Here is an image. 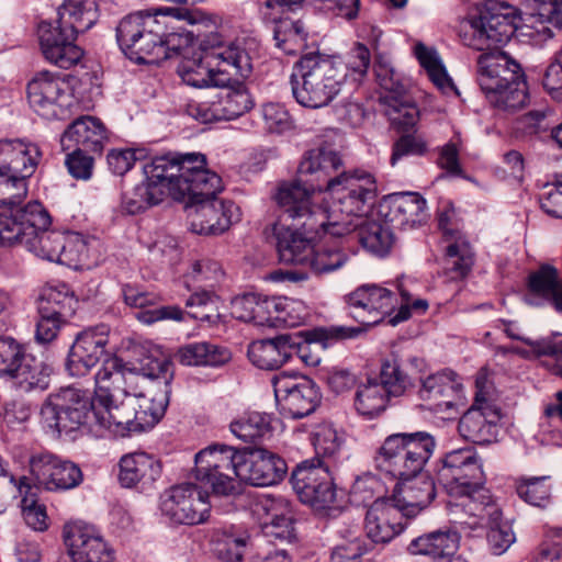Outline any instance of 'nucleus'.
I'll return each instance as SVG.
<instances>
[{
  "mask_svg": "<svg viewBox=\"0 0 562 562\" xmlns=\"http://www.w3.org/2000/svg\"><path fill=\"white\" fill-rule=\"evenodd\" d=\"M516 10L508 4L491 3L469 15L460 24L463 45L475 50H488L477 58V82L494 108L515 112L527 103V85L518 63L498 48L519 27Z\"/></svg>",
  "mask_w": 562,
  "mask_h": 562,
  "instance_id": "obj_1",
  "label": "nucleus"
},
{
  "mask_svg": "<svg viewBox=\"0 0 562 562\" xmlns=\"http://www.w3.org/2000/svg\"><path fill=\"white\" fill-rule=\"evenodd\" d=\"M104 356L95 374L91 431L100 437H126L153 427L162 415L161 407L140 385L124 384L125 376L119 370L123 364L115 353Z\"/></svg>",
  "mask_w": 562,
  "mask_h": 562,
  "instance_id": "obj_2",
  "label": "nucleus"
},
{
  "mask_svg": "<svg viewBox=\"0 0 562 562\" xmlns=\"http://www.w3.org/2000/svg\"><path fill=\"white\" fill-rule=\"evenodd\" d=\"M203 164V154H168L153 158L143 166L145 180L125 192L122 209L130 215L144 212L164 201L167 195L181 201L186 194L202 186L206 193L218 188V179L196 171Z\"/></svg>",
  "mask_w": 562,
  "mask_h": 562,
  "instance_id": "obj_3",
  "label": "nucleus"
},
{
  "mask_svg": "<svg viewBox=\"0 0 562 562\" xmlns=\"http://www.w3.org/2000/svg\"><path fill=\"white\" fill-rule=\"evenodd\" d=\"M182 81L194 88L224 87L233 76L248 78L252 72V57L246 41L221 45L203 54L184 58L177 67Z\"/></svg>",
  "mask_w": 562,
  "mask_h": 562,
  "instance_id": "obj_4",
  "label": "nucleus"
},
{
  "mask_svg": "<svg viewBox=\"0 0 562 562\" xmlns=\"http://www.w3.org/2000/svg\"><path fill=\"white\" fill-rule=\"evenodd\" d=\"M327 193L333 204L326 206L324 234L341 237L353 232L371 211L376 198V183L369 173L349 172Z\"/></svg>",
  "mask_w": 562,
  "mask_h": 562,
  "instance_id": "obj_5",
  "label": "nucleus"
},
{
  "mask_svg": "<svg viewBox=\"0 0 562 562\" xmlns=\"http://www.w3.org/2000/svg\"><path fill=\"white\" fill-rule=\"evenodd\" d=\"M345 67L334 59L308 53L294 65L290 77L293 98L310 109L327 106L345 89Z\"/></svg>",
  "mask_w": 562,
  "mask_h": 562,
  "instance_id": "obj_6",
  "label": "nucleus"
},
{
  "mask_svg": "<svg viewBox=\"0 0 562 562\" xmlns=\"http://www.w3.org/2000/svg\"><path fill=\"white\" fill-rule=\"evenodd\" d=\"M436 446L435 437L427 431L392 434L375 453V468L394 479L412 477L423 471Z\"/></svg>",
  "mask_w": 562,
  "mask_h": 562,
  "instance_id": "obj_7",
  "label": "nucleus"
},
{
  "mask_svg": "<svg viewBox=\"0 0 562 562\" xmlns=\"http://www.w3.org/2000/svg\"><path fill=\"white\" fill-rule=\"evenodd\" d=\"M196 171L212 175L218 179V188L206 193L202 186H195L196 192L186 194L181 201H188L190 206V227L192 232L204 235H220L227 231L234 223L240 221L239 207L233 201H224L216 198L222 191V179L206 168V157L203 155V164Z\"/></svg>",
  "mask_w": 562,
  "mask_h": 562,
  "instance_id": "obj_8",
  "label": "nucleus"
},
{
  "mask_svg": "<svg viewBox=\"0 0 562 562\" xmlns=\"http://www.w3.org/2000/svg\"><path fill=\"white\" fill-rule=\"evenodd\" d=\"M316 192L318 190L300 176L292 181L281 182L273 194L279 207L274 223L292 224L306 232H324L326 206L316 204Z\"/></svg>",
  "mask_w": 562,
  "mask_h": 562,
  "instance_id": "obj_9",
  "label": "nucleus"
},
{
  "mask_svg": "<svg viewBox=\"0 0 562 562\" xmlns=\"http://www.w3.org/2000/svg\"><path fill=\"white\" fill-rule=\"evenodd\" d=\"M474 386L473 404L459 419L458 431L467 441L487 445L496 440L501 420V412L495 404L494 386L487 369L479 370Z\"/></svg>",
  "mask_w": 562,
  "mask_h": 562,
  "instance_id": "obj_10",
  "label": "nucleus"
},
{
  "mask_svg": "<svg viewBox=\"0 0 562 562\" xmlns=\"http://www.w3.org/2000/svg\"><path fill=\"white\" fill-rule=\"evenodd\" d=\"M94 395L75 387L60 389L50 394L42 407L44 424L54 432H71L80 427L92 428V406Z\"/></svg>",
  "mask_w": 562,
  "mask_h": 562,
  "instance_id": "obj_11",
  "label": "nucleus"
},
{
  "mask_svg": "<svg viewBox=\"0 0 562 562\" xmlns=\"http://www.w3.org/2000/svg\"><path fill=\"white\" fill-rule=\"evenodd\" d=\"M161 515L175 526H198L209 521L210 494L199 484L184 482L167 488L160 496Z\"/></svg>",
  "mask_w": 562,
  "mask_h": 562,
  "instance_id": "obj_12",
  "label": "nucleus"
},
{
  "mask_svg": "<svg viewBox=\"0 0 562 562\" xmlns=\"http://www.w3.org/2000/svg\"><path fill=\"white\" fill-rule=\"evenodd\" d=\"M241 451L226 445H212L195 456V477L210 485L213 494L232 496L240 492L237 457Z\"/></svg>",
  "mask_w": 562,
  "mask_h": 562,
  "instance_id": "obj_13",
  "label": "nucleus"
},
{
  "mask_svg": "<svg viewBox=\"0 0 562 562\" xmlns=\"http://www.w3.org/2000/svg\"><path fill=\"white\" fill-rule=\"evenodd\" d=\"M448 509L451 521L462 529H476L488 522H497L502 517L498 505L482 483L474 484L460 494L449 495Z\"/></svg>",
  "mask_w": 562,
  "mask_h": 562,
  "instance_id": "obj_14",
  "label": "nucleus"
},
{
  "mask_svg": "<svg viewBox=\"0 0 562 562\" xmlns=\"http://www.w3.org/2000/svg\"><path fill=\"white\" fill-rule=\"evenodd\" d=\"M361 331L359 327L319 326L293 334L279 335L274 338L252 340L248 344L247 351L260 349L281 351L285 349H302L310 345H317L322 349H327L335 347L340 341L357 337Z\"/></svg>",
  "mask_w": 562,
  "mask_h": 562,
  "instance_id": "obj_15",
  "label": "nucleus"
},
{
  "mask_svg": "<svg viewBox=\"0 0 562 562\" xmlns=\"http://www.w3.org/2000/svg\"><path fill=\"white\" fill-rule=\"evenodd\" d=\"M437 481L448 495L460 494L474 484L483 483L482 463L471 448H462L446 453L439 461Z\"/></svg>",
  "mask_w": 562,
  "mask_h": 562,
  "instance_id": "obj_16",
  "label": "nucleus"
},
{
  "mask_svg": "<svg viewBox=\"0 0 562 562\" xmlns=\"http://www.w3.org/2000/svg\"><path fill=\"white\" fill-rule=\"evenodd\" d=\"M27 99L34 111L47 120L65 114L71 103L67 82L47 70L37 72L27 83Z\"/></svg>",
  "mask_w": 562,
  "mask_h": 562,
  "instance_id": "obj_17",
  "label": "nucleus"
},
{
  "mask_svg": "<svg viewBox=\"0 0 562 562\" xmlns=\"http://www.w3.org/2000/svg\"><path fill=\"white\" fill-rule=\"evenodd\" d=\"M251 512L270 541L291 542L295 539L294 514L285 498L261 495L254 501Z\"/></svg>",
  "mask_w": 562,
  "mask_h": 562,
  "instance_id": "obj_18",
  "label": "nucleus"
},
{
  "mask_svg": "<svg viewBox=\"0 0 562 562\" xmlns=\"http://www.w3.org/2000/svg\"><path fill=\"white\" fill-rule=\"evenodd\" d=\"M339 153L328 145H319L308 150L300 162L297 175L315 187L318 192H327L346 175Z\"/></svg>",
  "mask_w": 562,
  "mask_h": 562,
  "instance_id": "obj_19",
  "label": "nucleus"
},
{
  "mask_svg": "<svg viewBox=\"0 0 562 562\" xmlns=\"http://www.w3.org/2000/svg\"><path fill=\"white\" fill-rule=\"evenodd\" d=\"M64 541L74 562H114L115 551L101 533L83 522L64 527Z\"/></svg>",
  "mask_w": 562,
  "mask_h": 562,
  "instance_id": "obj_20",
  "label": "nucleus"
},
{
  "mask_svg": "<svg viewBox=\"0 0 562 562\" xmlns=\"http://www.w3.org/2000/svg\"><path fill=\"white\" fill-rule=\"evenodd\" d=\"M237 480L255 486L279 483L286 473V463L267 450H243L237 457Z\"/></svg>",
  "mask_w": 562,
  "mask_h": 562,
  "instance_id": "obj_21",
  "label": "nucleus"
},
{
  "mask_svg": "<svg viewBox=\"0 0 562 562\" xmlns=\"http://www.w3.org/2000/svg\"><path fill=\"white\" fill-rule=\"evenodd\" d=\"M46 225H50V216L38 202H30L21 210L0 207V245L24 244L34 227Z\"/></svg>",
  "mask_w": 562,
  "mask_h": 562,
  "instance_id": "obj_22",
  "label": "nucleus"
},
{
  "mask_svg": "<svg viewBox=\"0 0 562 562\" xmlns=\"http://www.w3.org/2000/svg\"><path fill=\"white\" fill-rule=\"evenodd\" d=\"M274 395L281 412L291 418L310 415L322 398L318 387L308 379L278 378L274 381Z\"/></svg>",
  "mask_w": 562,
  "mask_h": 562,
  "instance_id": "obj_23",
  "label": "nucleus"
},
{
  "mask_svg": "<svg viewBox=\"0 0 562 562\" xmlns=\"http://www.w3.org/2000/svg\"><path fill=\"white\" fill-rule=\"evenodd\" d=\"M38 40L43 56L50 64L68 69L79 63L83 52L76 45L77 36L59 23L43 21L40 23Z\"/></svg>",
  "mask_w": 562,
  "mask_h": 562,
  "instance_id": "obj_24",
  "label": "nucleus"
},
{
  "mask_svg": "<svg viewBox=\"0 0 562 562\" xmlns=\"http://www.w3.org/2000/svg\"><path fill=\"white\" fill-rule=\"evenodd\" d=\"M463 385L452 370H442L419 380L417 397L420 406L430 411L451 408L461 404Z\"/></svg>",
  "mask_w": 562,
  "mask_h": 562,
  "instance_id": "obj_25",
  "label": "nucleus"
},
{
  "mask_svg": "<svg viewBox=\"0 0 562 562\" xmlns=\"http://www.w3.org/2000/svg\"><path fill=\"white\" fill-rule=\"evenodd\" d=\"M30 468L38 484L47 491L70 490L78 486L83 479L77 464L48 452L33 456Z\"/></svg>",
  "mask_w": 562,
  "mask_h": 562,
  "instance_id": "obj_26",
  "label": "nucleus"
},
{
  "mask_svg": "<svg viewBox=\"0 0 562 562\" xmlns=\"http://www.w3.org/2000/svg\"><path fill=\"white\" fill-rule=\"evenodd\" d=\"M394 294L382 286L366 284L348 295V304L353 308V317L363 325H375L394 308Z\"/></svg>",
  "mask_w": 562,
  "mask_h": 562,
  "instance_id": "obj_27",
  "label": "nucleus"
},
{
  "mask_svg": "<svg viewBox=\"0 0 562 562\" xmlns=\"http://www.w3.org/2000/svg\"><path fill=\"white\" fill-rule=\"evenodd\" d=\"M405 517L391 497L376 499L366 515V533L375 543H387L404 530Z\"/></svg>",
  "mask_w": 562,
  "mask_h": 562,
  "instance_id": "obj_28",
  "label": "nucleus"
},
{
  "mask_svg": "<svg viewBox=\"0 0 562 562\" xmlns=\"http://www.w3.org/2000/svg\"><path fill=\"white\" fill-rule=\"evenodd\" d=\"M424 368V359L420 357L404 360L392 353L381 363L378 383L383 385L390 397L407 396L415 387L414 373L423 372Z\"/></svg>",
  "mask_w": 562,
  "mask_h": 562,
  "instance_id": "obj_29",
  "label": "nucleus"
},
{
  "mask_svg": "<svg viewBox=\"0 0 562 562\" xmlns=\"http://www.w3.org/2000/svg\"><path fill=\"white\" fill-rule=\"evenodd\" d=\"M157 16L172 18L178 21L188 20L190 12L181 7H161L150 12H135L123 18L116 27L117 43L123 53L137 46L146 27H157Z\"/></svg>",
  "mask_w": 562,
  "mask_h": 562,
  "instance_id": "obj_30",
  "label": "nucleus"
},
{
  "mask_svg": "<svg viewBox=\"0 0 562 562\" xmlns=\"http://www.w3.org/2000/svg\"><path fill=\"white\" fill-rule=\"evenodd\" d=\"M391 497L404 512L406 518H413L430 505L436 496L434 481L425 474H415L407 479H397Z\"/></svg>",
  "mask_w": 562,
  "mask_h": 562,
  "instance_id": "obj_31",
  "label": "nucleus"
},
{
  "mask_svg": "<svg viewBox=\"0 0 562 562\" xmlns=\"http://www.w3.org/2000/svg\"><path fill=\"white\" fill-rule=\"evenodd\" d=\"M272 231L280 261L303 267L307 257L313 255L312 237L308 235H319L322 232H306L303 227L283 223H273Z\"/></svg>",
  "mask_w": 562,
  "mask_h": 562,
  "instance_id": "obj_32",
  "label": "nucleus"
},
{
  "mask_svg": "<svg viewBox=\"0 0 562 562\" xmlns=\"http://www.w3.org/2000/svg\"><path fill=\"white\" fill-rule=\"evenodd\" d=\"M41 150L35 144L20 139L0 140V173L27 180L36 170Z\"/></svg>",
  "mask_w": 562,
  "mask_h": 562,
  "instance_id": "obj_33",
  "label": "nucleus"
},
{
  "mask_svg": "<svg viewBox=\"0 0 562 562\" xmlns=\"http://www.w3.org/2000/svg\"><path fill=\"white\" fill-rule=\"evenodd\" d=\"M106 139L103 123L93 116H81L64 132L60 143L64 150L71 148L101 154Z\"/></svg>",
  "mask_w": 562,
  "mask_h": 562,
  "instance_id": "obj_34",
  "label": "nucleus"
},
{
  "mask_svg": "<svg viewBox=\"0 0 562 562\" xmlns=\"http://www.w3.org/2000/svg\"><path fill=\"white\" fill-rule=\"evenodd\" d=\"M461 535L456 527H443L413 539L407 551L412 555H423L431 560L452 559L459 550Z\"/></svg>",
  "mask_w": 562,
  "mask_h": 562,
  "instance_id": "obj_35",
  "label": "nucleus"
},
{
  "mask_svg": "<svg viewBox=\"0 0 562 562\" xmlns=\"http://www.w3.org/2000/svg\"><path fill=\"white\" fill-rule=\"evenodd\" d=\"M385 205L386 221L400 229H411L426 221V200L417 192L393 193L386 198Z\"/></svg>",
  "mask_w": 562,
  "mask_h": 562,
  "instance_id": "obj_36",
  "label": "nucleus"
},
{
  "mask_svg": "<svg viewBox=\"0 0 562 562\" xmlns=\"http://www.w3.org/2000/svg\"><path fill=\"white\" fill-rule=\"evenodd\" d=\"M133 361H125L117 353L115 358L123 364L119 369L125 376L124 384L139 385L140 375L149 379L162 378L167 382L172 378V363L168 353H137Z\"/></svg>",
  "mask_w": 562,
  "mask_h": 562,
  "instance_id": "obj_37",
  "label": "nucleus"
},
{
  "mask_svg": "<svg viewBox=\"0 0 562 562\" xmlns=\"http://www.w3.org/2000/svg\"><path fill=\"white\" fill-rule=\"evenodd\" d=\"M4 375L27 387L42 386L48 376V368L33 353H0V376Z\"/></svg>",
  "mask_w": 562,
  "mask_h": 562,
  "instance_id": "obj_38",
  "label": "nucleus"
},
{
  "mask_svg": "<svg viewBox=\"0 0 562 562\" xmlns=\"http://www.w3.org/2000/svg\"><path fill=\"white\" fill-rule=\"evenodd\" d=\"M119 467V481L124 487L150 485L161 475L160 461L146 452L124 454Z\"/></svg>",
  "mask_w": 562,
  "mask_h": 562,
  "instance_id": "obj_39",
  "label": "nucleus"
},
{
  "mask_svg": "<svg viewBox=\"0 0 562 562\" xmlns=\"http://www.w3.org/2000/svg\"><path fill=\"white\" fill-rule=\"evenodd\" d=\"M525 11L516 14L517 21L549 37L553 35L547 24L562 27V0H525Z\"/></svg>",
  "mask_w": 562,
  "mask_h": 562,
  "instance_id": "obj_40",
  "label": "nucleus"
},
{
  "mask_svg": "<svg viewBox=\"0 0 562 562\" xmlns=\"http://www.w3.org/2000/svg\"><path fill=\"white\" fill-rule=\"evenodd\" d=\"M244 79L234 75L232 83L224 86L214 101L221 121L235 120L252 108V99L241 81Z\"/></svg>",
  "mask_w": 562,
  "mask_h": 562,
  "instance_id": "obj_41",
  "label": "nucleus"
},
{
  "mask_svg": "<svg viewBox=\"0 0 562 562\" xmlns=\"http://www.w3.org/2000/svg\"><path fill=\"white\" fill-rule=\"evenodd\" d=\"M330 462L325 460H306L300 463L292 473V485L299 497H306L315 492L316 487L333 482L329 472Z\"/></svg>",
  "mask_w": 562,
  "mask_h": 562,
  "instance_id": "obj_42",
  "label": "nucleus"
},
{
  "mask_svg": "<svg viewBox=\"0 0 562 562\" xmlns=\"http://www.w3.org/2000/svg\"><path fill=\"white\" fill-rule=\"evenodd\" d=\"M77 300L70 288L63 282H52L43 286L38 297V313L70 317L76 310Z\"/></svg>",
  "mask_w": 562,
  "mask_h": 562,
  "instance_id": "obj_43",
  "label": "nucleus"
},
{
  "mask_svg": "<svg viewBox=\"0 0 562 562\" xmlns=\"http://www.w3.org/2000/svg\"><path fill=\"white\" fill-rule=\"evenodd\" d=\"M290 305L286 299L266 297L257 294L251 323L257 326L293 327L299 324V319L291 315Z\"/></svg>",
  "mask_w": 562,
  "mask_h": 562,
  "instance_id": "obj_44",
  "label": "nucleus"
},
{
  "mask_svg": "<svg viewBox=\"0 0 562 562\" xmlns=\"http://www.w3.org/2000/svg\"><path fill=\"white\" fill-rule=\"evenodd\" d=\"M530 292L551 301L555 308L562 312V282L558 270L551 265H541L528 277Z\"/></svg>",
  "mask_w": 562,
  "mask_h": 562,
  "instance_id": "obj_45",
  "label": "nucleus"
},
{
  "mask_svg": "<svg viewBox=\"0 0 562 562\" xmlns=\"http://www.w3.org/2000/svg\"><path fill=\"white\" fill-rule=\"evenodd\" d=\"M87 0H65L58 8L56 23L77 36L79 32L89 30L95 21L94 13L87 8Z\"/></svg>",
  "mask_w": 562,
  "mask_h": 562,
  "instance_id": "obj_46",
  "label": "nucleus"
},
{
  "mask_svg": "<svg viewBox=\"0 0 562 562\" xmlns=\"http://www.w3.org/2000/svg\"><path fill=\"white\" fill-rule=\"evenodd\" d=\"M472 266L473 251L465 239L459 237L447 246L443 270L451 280L465 278Z\"/></svg>",
  "mask_w": 562,
  "mask_h": 562,
  "instance_id": "obj_47",
  "label": "nucleus"
},
{
  "mask_svg": "<svg viewBox=\"0 0 562 562\" xmlns=\"http://www.w3.org/2000/svg\"><path fill=\"white\" fill-rule=\"evenodd\" d=\"M355 231H357L358 239L363 248L372 254L384 256L393 245L391 229L378 222L362 220Z\"/></svg>",
  "mask_w": 562,
  "mask_h": 562,
  "instance_id": "obj_48",
  "label": "nucleus"
},
{
  "mask_svg": "<svg viewBox=\"0 0 562 562\" xmlns=\"http://www.w3.org/2000/svg\"><path fill=\"white\" fill-rule=\"evenodd\" d=\"M371 64V54L369 48L357 43L348 53L346 61L334 60V65L345 67L346 81L345 89H356L366 77Z\"/></svg>",
  "mask_w": 562,
  "mask_h": 562,
  "instance_id": "obj_49",
  "label": "nucleus"
},
{
  "mask_svg": "<svg viewBox=\"0 0 562 562\" xmlns=\"http://www.w3.org/2000/svg\"><path fill=\"white\" fill-rule=\"evenodd\" d=\"M166 23L157 18V27H146L144 35L137 42V46H132L124 53L130 59L137 64H155L157 52H162L161 38Z\"/></svg>",
  "mask_w": 562,
  "mask_h": 562,
  "instance_id": "obj_50",
  "label": "nucleus"
},
{
  "mask_svg": "<svg viewBox=\"0 0 562 562\" xmlns=\"http://www.w3.org/2000/svg\"><path fill=\"white\" fill-rule=\"evenodd\" d=\"M390 396L385 392L383 385L378 381H369L367 384L359 386L355 406L359 414L369 418L375 417L385 411Z\"/></svg>",
  "mask_w": 562,
  "mask_h": 562,
  "instance_id": "obj_51",
  "label": "nucleus"
},
{
  "mask_svg": "<svg viewBox=\"0 0 562 562\" xmlns=\"http://www.w3.org/2000/svg\"><path fill=\"white\" fill-rule=\"evenodd\" d=\"M48 227L49 225L43 228L34 227L35 232L26 236L24 245L37 257L55 262V259L60 255L59 246L64 233L49 231Z\"/></svg>",
  "mask_w": 562,
  "mask_h": 562,
  "instance_id": "obj_52",
  "label": "nucleus"
},
{
  "mask_svg": "<svg viewBox=\"0 0 562 562\" xmlns=\"http://www.w3.org/2000/svg\"><path fill=\"white\" fill-rule=\"evenodd\" d=\"M415 55L431 79V81L443 92L454 90V85L441 64L437 52L428 48L422 43L415 46Z\"/></svg>",
  "mask_w": 562,
  "mask_h": 562,
  "instance_id": "obj_53",
  "label": "nucleus"
},
{
  "mask_svg": "<svg viewBox=\"0 0 562 562\" xmlns=\"http://www.w3.org/2000/svg\"><path fill=\"white\" fill-rule=\"evenodd\" d=\"M273 38L277 47L294 55L305 46L306 34L301 21L282 20L274 27Z\"/></svg>",
  "mask_w": 562,
  "mask_h": 562,
  "instance_id": "obj_54",
  "label": "nucleus"
},
{
  "mask_svg": "<svg viewBox=\"0 0 562 562\" xmlns=\"http://www.w3.org/2000/svg\"><path fill=\"white\" fill-rule=\"evenodd\" d=\"M348 259V254L337 247L313 246V255L307 257L304 267L316 274L328 273L341 268Z\"/></svg>",
  "mask_w": 562,
  "mask_h": 562,
  "instance_id": "obj_55",
  "label": "nucleus"
},
{
  "mask_svg": "<svg viewBox=\"0 0 562 562\" xmlns=\"http://www.w3.org/2000/svg\"><path fill=\"white\" fill-rule=\"evenodd\" d=\"M231 430L243 441L252 442L261 439L270 431V424L268 416L254 412L233 422Z\"/></svg>",
  "mask_w": 562,
  "mask_h": 562,
  "instance_id": "obj_56",
  "label": "nucleus"
},
{
  "mask_svg": "<svg viewBox=\"0 0 562 562\" xmlns=\"http://www.w3.org/2000/svg\"><path fill=\"white\" fill-rule=\"evenodd\" d=\"M27 477L19 479L18 488L21 494L25 493L22 498V509L25 522L34 530L43 531L48 527V517L46 507L37 503L33 494H27L31 490Z\"/></svg>",
  "mask_w": 562,
  "mask_h": 562,
  "instance_id": "obj_57",
  "label": "nucleus"
},
{
  "mask_svg": "<svg viewBox=\"0 0 562 562\" xmlns=\"http://www.w3.org/2000/svg\"><path fill=\"white\" fill-rule=\"evenodd\" d=\"M385 114L392 125L403 131L413 128L419 119L418 108L405 95L402 98L391 97L390 102L385 103Z\"/></svg>",
  "mask_w": 562,
  "mask_h": 562,
  "instance_id": "obj_58",
  "label": "nucleus"
},
{
  "mask_svg": "<svg viewBox=\"0 0 562 562\" xmlns=\"http://www.w3.org/2000/svg\"><path fill=\"white\" fill-rule=\"evenodd\" d=\"M156 295L143 292L137 300V304L133 307L140 308L136 313V318L147 325H150L161 319L181 321L183 312L178 306H160L150 310H144L146 306L151 305L156 301Z\"/></svg>",
  "mask_w": 562,
  "mask_h": 562,
  "instance_id": "obj_59",
  "label": "nucleus"
},
{
  "mask_svg": "<svg viewBox=\"0 0 562 562\" xmlns=\"http://www.w3.org/2000/svg\"><path fill=\"white\" fill-rule=\"evenodd\" d=\"M27 195L25 179L0 173V207L21 210L19 206Z\"/></svg>",
  "mask_w": 562,
  "mask_h": 562,
  "instance_id": "obj_60",
  "label": "nucleus"
},
{
  "mask_svg": "<svg viewBox=\"0 0 562 562\" xmlns=\"http://www.w3.org/2000/svg\"><path fill=\"white\" fill-rule=\"evenodd\" d=\"M312 442L316 458L321 460L333 458L340 449V440L336 429L329 423H322L315 426L312 431Z\"/></svg>",
  "mask_w": 562,
  "mask_h": 562,
  "instance_id": "obj_61",
  "label": "nucleus"
},
{
  "mask_svg": "<svg viewBox=\"0 0 562 562\" xmlns=\"http://www.w3.org/2000/svg\"><path fill=\"white\" fill-rule=\"evenodd\" d=\"M60 255L55 262L76 267L82 263L88 257V245L79 234H65L59 246Z\"/></svg>",
  "mask_w": 562,
  "mask_h": 562,
  "instance_id": "obj_62",
  "label": "nucleus"
},
{
  "mask_svg": "<svg viewBox=\"0 0 562 562\" xmlns=\"http://www.w3.org/2000/svg\"><path fill=\"white\" fill-rule=\"evenodd\" d=\"M517 494L526 503L542 507L549 502L550 485L546 477H532L517 485Z\"/></svg>",
  "mask_w": 562,
  "mask_h": 562,
  "instance_id": "obj_63",
  "label": "nucleus"
},
{
  "mask_svg": "<svg viewBox=\"0 0 562 562\" xmlns=\"http://www.w3.org/2000/svg\"><path fill=\"white\" fill-rule=\"evenodd\" d=\"M366 552L363 541L358 535V529L348 530V536L337 543L331 552V562H348L360 558Z\"/></svg>",
  "mask_w": 562,
  "mask_h": 562,
  "instance_id": "obj_64",
  "label": "nucleus"
}]
</instances>
